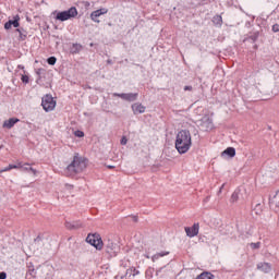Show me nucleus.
Masks as SVG:
<instances>
[{
    "label": "nucleus",
    "mask_w": 279,
    "mask_h": 279,
    "mask_svg": "<svg viewBox=\"0 0 279 279\" xmlns=\"http://www.w3.org/2000/svg\"><path fill=\"white\" fill-rule=\"evenodd\" d=\"M107 169H114V166H107Z\"/></svg>",
    "instance_id": "nucleus-41"
},
{
    "label": "nucleus",
    "mask_w": 279,
    "mask_h": 279,
    "mask_svg": "<svg viewBox=\"0 0 279 279\" xmlns=\"http://www.w3.org/2000/svg\"><path fill=\"white\" fill-rule=\"evenodd\" d=\"M184 90H193V86L186 85V86H184Z\"/></svg>",
    "instance_id": "nucleus-35"
},
{
    "label": "nucleus",
    "mask_w": 279,
    "mask_h": 279,
    "mask_svg": "<svg viewBox=\"0 0 279 279\" xmlns=\"http://www.w3.org/2000/svg\"><path fill=\"white\" fill-rule=\"evenodd\" d=\"M205 202H208V196L205 198Z\"/></svg>",
    "instance_id": "nucleus-44"
},
{
    "label": "nucleus",
    "mask_w": 279,
    "mask_h": 279,
    "mask_svg": "<svg viewBox=\"0 0 279 279\" xmlns=\"http://www.w3.org/2000/svg\"><path fill=\"white\" fill-rule=\"evenodd\" d=\"M199 125L203 132H210V130L215 128V124H213V119L209 117L203 118Z\"/></svg>",
    "instance_id": "nucleus-11"
},
{
    "label": "nucleus",
    "mask_w": 279,
    "mask_h": 279,
    "mask_svg": "<svg viewBox=\"0 0 279 279\" xmlns=\"http://www.w3.org/2000/svg\"><path fill=\"white\" fill-rule=\"evenodd\" d=\"M274 199H279V192L276 193V195L274 196ZM276 208L277 210H279V201L276 203Z\"/></svg>",
    "instance_id": "nucleus-29"
},
{
    "label": "nucleus",
    "mask_w": 279,
    "mask_h": 279,
    "mask_svg": "<svg viewBox=\"0 0 279 279\" xmlns=\"http://www.w3.org/2000/svg\"><path fill=\"white\" fill-rule=\"evenodd\" d=\"M7 278H8V274L5 271H1L0 279H7Z\"/></svg>",
    "instance_id": "nucleus-32"
},
{
    "label": "nucleus",
    "mask_w": 279,
    "mask_h": 279,
    "mask_svg": "<svg viewBox=\"0 0 279 279\" xmlns=\"http://www.w3.org/2000/svg\"><path fill=\"white\" fill-rule=\"evenodd\" d=\"M193 141L191 138V132L189 130H181L177 134L174 147L179 154H186L191 149Z\"/></svg>",
    "instance_id": "nucleus-1"
},
{
    "label": "nucleus",
    "mask_w": 279,
    "mask_h": 279,
    "mask_svg": "<svg viewBox=\"0 0 279 279\" xmlns=\"http://www.w3.org/2000/svg\"><path fill=\"white\" fill-rule=\"evenodd\" d=\"M222 158L228 156V158H234L236 156V149L234 147H228L221 153Z\"/></svg>",
    "instance_id": "nucleus-19"
},
{
    "label": "nucleus",
    "mask_w": 279,
    "mask_h": 279,
    "mask_svg": "<svg viewBox=\"0 0 279 279\" xmlns=\"http://www.w3.org/2000/svg\"><path fill=\"white\" fill-rule=\"evenodd\" d=\"M69 51L71 56H77L84 51V46L82 44L72 43L70 44Z\"/></svg>",
    "instance_id": "nucleus-13"
},
{
    "label": "nucleus",
    "mask_w": 279,
    "mask_h": 279,
    "mask_svg": "<svg viewBox=\"0 0 279 279\" xmlns=\"http://www.w3.org/2000/svg\"><path fill=\"white\" fill-rule=\"evenodd\" d=\"M113 97H120V99H123V101H136L138 99V93H122V94H113Z\"/></svg>",
    "instance_id": "nucleus-10"
},
{
    "label": "nucleus",
    "mask_w": 279,
    "mask_h": 279,
    "mask_svg": "<svg viewBox=\"0 0 279 279\" xmlns=\"http://www.w3.org/2000/svg\"><path fill=\"white\" fill-rule=\"evenodd\" d=\"M74 136H76L77 138H84V133L83 131L77 130L74 132Z\"/></svg>",
    "instance_id": "nucleus-28"
},
{
    "label": "nucleus",
    "mask_w": 279,
    "mask_h": 279,
    "mask_svg": "<svg viewBox=\"0 0 279 279\" xmlns=\"http://www.w3.org/2000/svg\"><path fill=\"white\" fill-rule=\"evenodd\" d=\"M35 73L37 75L36 84L45 86V88H49V86H51V82L53 80V73H51V71L45 68H39L35 70Z\"/></svg>",
    "instance_id": "nucleus-3"
},
{
    "label": "nucleus",
    "mask_w": 279,
    "mask_h": 279,
    "mask_svg": "<svg viewBox=\"0 0 279 279\" xmlns=\"http://www.w3.org/2000/svg\"><path fill=\"white\" fill-rule=\"evenodd\" d=\"M196 279H215V275H213L211 272H202L199 276H197Z\"/></svg>",
    "instance_id": "nucleus-22"
},
{
    "label": "nucleus",
    "mask_w": 279,
    "mask_h": 279,
    "mask_svg": "<svg viewBox=\"0 0 279 279\" xmlns=\"http://www.w3.org/2000/svg\"><path fill=\"white\" fill-rule=\"evenodd\" d=\"M86 169V159L80 157L77 154L73 157V160L65 168V175L68 178H73V175H77V173H82Z\"/></svg>",
    "instance_id": "nucleus-2"
},
{
    "label": "nucleus",
    "mask_w": 279,
    "mask_h": 279,
    "mask_svg": "<svg viewBox=\"0 0 279 279\" xmlns=\"http://www.w3.org/2000/svg\"><path fill=\"white\" fill-rule=\"evenodd\" d=\"M241 199V190H235L230 198L231 204H236Z\"/></svg>",
    "instance_id": "nucleus-21"
},
{
    "label": "nucleus",
    "mask_w": 279,
    "mask_h": 279,
    "mask_svg": "<svg viewBox=\"0 0 279 279\" xmlns=\"http://www.w3.org/2000/svg\"><path fill=\"white\" fill-rule=\"evenodd\" d=\"M48 64H50V66H53L56 64V62H58V59L56 57H49L47 59Z\"/></svg>",
    "instance_id": "nucleus-25"
},
{
    "label": "nucleus",
    "mask_w": 279,
    "mask_h": 279,
    "mask_svg": "<svg viewBox=\"0 0 279 279\" xmlns=\"http://www.w3.org/2000/svg\"><path fill=\"white\" fill-rule=\"evenodd\" d=\"M11 169H23L24 171H32L36 175V169L32 168L29 163L23 165H9L7 168L1 169L0 173H4V171H11Z\"/></svg>",
    "instance_id": "nucleus-8"
},
{
    "label": "nucleus",
    "mask_w": 279,
    "mask_h": 279,
    "mask_svg": "<svg viewBox=\"0 0 279 279\" xmlns=\"http://www.w3.org/2000/svg\"><path fill=\"white\" fill-rule=\"evenodd\" d=\"M75 16H77V9L75 7H72L66 11L57 13L56 20L64 22V21L71 20V19H75Z\"/></svg>",
    "instance_id": "nucleus-6"
},
{
    "label": "nucleus",
    "mask_w": 279,
    "mask_h": 279,
    "mask_svg": "<svg viewBox=\"0 0 279 279\" xmlns=\"http://www.w3.org/2000/svg\"><path fill=\"white\" fill-rule=\"evenodd\" d=\"M278 158H279V153H278Z\"/></svg>",
    "instance_id": "nucleus-49"
},
{
    "label": "nucleus",
    "mask_w": 279,
    "mask_h": 279,
    "mask_svg": "<svg viewBox=\"0 0 279 279\" xmlns=\"http://www.w3.org/2000/svg\"><path fill=\"white\" fill-rule=\"evenodd\" d=\"M213 23L214 25H218L219 27H221L223 19L221 17V15H216L213 17Z\"/></svg>",
    "instance_id": "nucleus-23"
},
{
    "label": "nucleus",
    "mask_w": 279,
    "mask_h": 279,
    "mask_svg": "<svg viewBox=\"0 0 279 279\" xmlns=\"http://www.w3.org/2000/svg\"><path fill=\"white\" fill-rule=\"evenodd\" d=\"M41 106L45 112H51L56 110V100H53V96L51 94H47L41 98Z\"/></svg>",
    "instance_id": "nucleus-7"
},
{
    "label": "nucleus",
    "mask_w": 279,
    "mask_h": 279,
    "mask_svg": "<svg viewBox=\"0 0 279 279\" xmlns=\"http://www.w3.org/2000/svg\"><path fill=\"white\" fill-rule=\"evenodd\" d=\"M19 21H21V16L16 14L15 16H13V20H9L4 24V29H12V27H19L20 25Z\"/></svg>",
    "instance_id": "nucleus-15"
},
{
    "label": "nucleus",
    "mask_w": 279,
    "mask_h": 279,
    "mask_svg": "<svg viewBox=\"0 0 279 279\" xmlns=\"http://www.w3.org/2000/svg\"><path fill=\"white\" fill-rule=\"evenodd\" d=\"M147 258H149V255H145Z\"/></svg>",
    "instance_id": "nucleus-47"
},
{
    "label": "nucleus",
    "mask_w": 279,
    "mask_h": 279,
    "mask_svg": "<svg viewBox=\"0 0 279 279\" xmlns=\"http://www.w3.org/2000/svg\"><path fill=\"white\" fill-rule=\"evenodd\" d=\"M43 241V238L38 235L35 240L34 243H40Z\"/></svg>",
    "instance_id": "nucleus-33"
},
{
    "label": "nucleus",
    "mask_w": 279,
    "mask_h": 279,
    "mask_svg": "<svg viewBox=\"0 0 279 279\" xmlns=\"http://www.w3.org/2000/svg\"><path fill=\"white\" fill-rule=\"evenodd\" d=\"M121 145H128V137L123 136L120 141Z\"/></svg>",
    "instance_id": "nucleus-30"
},
{
    "label": "nucleus",
    "mask_w": 279,
    "mask_h": 279,
    "mask_svg": "<svg viewBox=\"0 0 279 279\" xmlns=\"http://www.w3.org/2000/svg\"><path fill=\"white\" fill-rule=\"evenodd\" d=\"M66 189H73V185L71 184H65Z\"/></svg>",
    "instance_id": "nucleus-39"
},
{
    "label": "nucleus",
    "mask_w": 279,
    "mask_h": 279,
    "mask_svg": "<svg viewBox=\"0 0 279 279\" xmlns=\"http://www.w3.org/2000/svg\"><path fill=\"white\" fill-rule=\"evenodd\" d=\"M0 149H3V145L0 146Z\"/></svg>",
    "instance_id": "nucleus-46"
},
{
    "label": "nucleus",
    "mask_w": 279,
    "mask_h": 279,
    "mask_svg": "<svg viewBox=\"0 0 279 279\" xmlns=\"http://www.w3.org/2000/svg\"><path fill=\"white\" fill-rule=\"evenodd\" d=\"M28 274H29L31 276H34V274H35L34 266H29V267H28Z\"/></svg>",
    "instance_id": "nucleus-31"
},
{
    "label": "nucleus",
    "mask_w": 279,
    "mask_h": 279,
    "mask_svg": "<svg viewBox=\"0 0 279 279\" xmlns=\"http://www.w3.org/2000/svg\"><path fill=\"white\" fill-rule=\"evenodd\" d=\"M270 204H274V199H270Z\"/></svg>",
    "instance_id": "nucleus-45"
},
{
    "label": "nucleus",
    "mask_w": 279,
    "mask_h": 279,
    "mask_svg": "<svg viewBox=\"0 0 279 279\" xmlns=\"http://www.w3.org/2000/svg\"><path fill=\"white\" fill-rule=\"evenodd\" d=\"M250 247L251 250H260V242H256V243L252 242L250 244Z\"/></svg>",
    "instance_id": "nucleus-27"
},
{
    "label": "nucleus",
    "mask_w": 279,
    "mask_h": 279,
    "mask_svg": "<svg viewBox=\"0 0 279 279\" xmlns=\"http://www.w3.org/2000/svg\"><path fill=\"white\" fill-rule=\"evenodd\" d=\"M133 114H143L146 110V107L141 102H135L131 106Z\"/></svg>",
    "instance_id": "nucleus-16"
},
{
    "label": "nucleus",
    "mask_w": 279,
    "mask_h": 279,
    "mask_svg": "<svg viewBox=\"0 0 279 279\" xmlns=\"http://www.w3.org/2000/svg\"><path fill=\"white\" fill-rule=\"evenodd\" d=\"M251 40H252L253 43H256V36L251 37Z\"/></svg>",
    "instance_id": "nucleus-38"
},
{
    "label": "nucleus",
    "mask_w": 279,
    "mask_h": 279,
    "mask_svg": "<svg viewBox=\"0 0 279 279\" xmlns=\"http://www.w3.org/2000/svg\"><path fill=\"white\" fill-rule=\"evenodd\" d=\"M133 221L136 223V221H138V217L137 216H133Z\"/></svg>",
    "instance_id": "nucleus-36"
},
{
    "label": "nucleus",
    "mask_w": 279,
    "mask_h": 279,
    "mask_svg": "<svg viewBox=\"0 0 279 279\" xmlns=\"http://www.w3.org/2000/svg\"><path fill=\"white\" fill-rule=\"evenodd\" d=\"M169 252H160L157 253L155 255H153L151 260L153 263H156V260H158V258H162V256H168Z\"/></svg>",
    "instance_id": "nucleus-24"
},
{
    "label": "nucleus",
    "mask_w": 279,
    "mask_h": 279,
    "mask_svg": "<svg viewBox=\"0 0 279 279\" xmlns=\"http://www.w3.org/2000/svg\"><path fill=\"white\" fill-rule=\"evenodd\" d=\"M247 40V38L244 39V43Z\"/></svg>",
    "instance_id": "nucleus-48"
},
{
    "label": "nucleus",
    "mask_w": 279,
    "mask_h": 279,
    "mask_svg": "<svg viewBox=\"0 0 279 279\" xmlns=\"http://www.w3.org/2000/svg\"><path fill=\"white\" fill-rule=\"evenodd\" d=\"M19 121H21L19 118H10L3 122V128H7V130H12V128L16 125Z\"/></svg>",
    "instance_id": "nucleus-17"
},
{
    "label": "nucleus",
    "mask_w": 279,
    "mask_h": 279,
    "mask_svg": "<svg viewBox=\"0 0 279 279\" xmlns=\"http://www.w3.org/2000/svg\"><path fill=\"white\" fill-rule=\"evenodd\" d=\"M86 242L98 251L104 250V240L99 233H89L86 238Z\"/></svg>",
    "instance_id": "nucleus-5"
},
{
    "label": "nucleus",
    "mask_w": 279,
    "mask_h": 279,
    "mask_svg": "<svg viewBox=\"0 0 279 279\" xmlns=\"http://www.w3.org/2000/svg\"><path fill=\"white\" fill-rule=\"evenodd\" d=\"M102 14H108V9L102 8V9L92 12L90 19H92V21H94V23H100L99 16H102Z\"/></svg>",
    "instance_id": "nucleus-14"
},
{
    "label": "nucleus",
    "mask_w": 279,
    "mask_h": 279,
    "mask_svg": "<svg viewBox=\"0 0 279 279\" xmlns=\"http://www.w3.org/2000/svg\"><path fill=\"white\" fill-rule=\"evenodd\" d=\"M223 186H226V184H222L218 193H221V191H223Z\"/></svg>",
    "instance_id": "nucleus-40"
},
{
    "label": "nucleus",
    "mask_w": 279,
    "mask_h": 279,
    "mask_svg": "<svg viewBox=\"0 0 279 279\" xmlns=\"http://www.w3.org/2000/svg\"><path fill=\"white\" fill-rule=\"evenodd\" d=\"M86 242L98 251L104 250V240L99 233H89L86 238Z\"/></svg>",
    "instance_id": "nucleus-4"
},
{
    "label": "nucleus",
    "mask_w": 279,
    "mask_h": 279,
    "mask_svg": "<svg viewBox=\"0 0 279 279\" xmlns=\"http://www.w3.org/2000/svg\"><path fill=\"white\" fill-rule=\"evenodd\" d=\"M20 40H25V37H23V36H20Z\"/></svg>",
    "instance_id": "nucleus-42"
},
{
    "label": "nucleus",
    "mask_w": 279,
    "mask_h": 279,
    "mask_svg": "<svg viewBox=\"0 0 279 279\" xmlns=\"http://www.w3.org/2000/svg\"><path fill=\"white\" fill-rule=\"evenodd\" d=\"M272 32H279V25L278 24H275L272 26Z\"/></svg>",
    "instance_id": "nucleus-34"
},
{
    "label": "nucleus",
    "mask_w": 279,
    "mask_h": 279,
    "mask_svg": "<svg viewBox=\"0 0 279 279\" xmlns=\"http://www.w3.org/2000/svg\"><path fill=\"white\" fill-rule=\"evenodd\" d=\"M85 8H88L90 5V2H84Z\"/></svg>",
    "instance_id": "nucleus-37"
},
{
    "label": "nucleus",
    "mask_w": 279,
    "mask_h": 279,
    "mask_svg": "<svg viewBox=\"0 0 279 279\" xmlns=\"http://www.w3.org/2000/svg\"><path fill=\"white\" fill-rule=\"evenodd\" d=\"M257 269L264 274H269L271 271V264L269 263H259L257 264Z\"/></svg>",
    "instance_id": "nucleus-18"
},
{
    "label": "nucleus",
    "mask_w": 279,
    "mask_h": 279,
    "mask_svg": "<svg viewBox=\"0 0 279 279\" xmlns=\"http://www.w3.org/2000/svg\"><path fill=\"white\" fill-rule=\"evenodd\" d=\"M185 234L190 239H193V236H197L199 234V225L194 223L192 227H185Z\"/></svg>",
    "instance_id": "nucleus-12"
},
{
    "label": "nucleus",
    "mask_w": 279,
    "mask_h": 279,
    "mask_svg": "<svg viewBox=\"0 0 279 279\" xmlns=\"http://www.w3.org/2000/svg\"><path fill=\"white\" fill-rule=\"evenodd\" d=\"M21 81H22L23 84H29V75L23 74L21 76Z\"/></svg>",
    "instance_id": "nucleus-26"
},
{
    "label": "nucleus",
    "mask_w": 279,
    "mask_h": 279,
    "mask_svg": "<svg viewBox=\"0 0 279 279\" xmlns=\"http://www.w3.org/2000/svg\"><path fill=\"white\" fill-rule=\"evenodd\" d=\"M65 228L68 230H80V228H82V222H80V221H73V222L65 221Z\"/></svg>",
    "instance_id": "nucleus-20"
},
{
    "label": "nucleus",
    "mask_w": 279,
    "mask_h": 279,
    "mask_svg": "<svg viewBox=\"0 0 279 279\" xmlns=\"http://www.w3.org/2000/svg\"><path fill=\"white\" fill-rule=\"evenodd\" d=\"M19 69H25V66H23V65H19Z\"/></svg>",
    "instance_id": "nucleus-43"
},
{
    "label": "nucleus",
    "mask_w": 279,
    "mask_h": 279,
    "mask_svg": "<svg viewBox=\"0 0 279 279\" xmlns=\"http://www.w3.org/2000/svg\"><path fill=\"white\" fill-rule=\"evenodd\" d=\"M105 250L107 254H110V256H117V254L119 253V247L117 246V243H113V241L110 239L105 241Z\"/></svg>",
    "instance_id": "nucleus-9"
}]
</instances>
